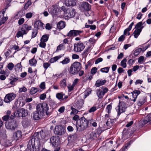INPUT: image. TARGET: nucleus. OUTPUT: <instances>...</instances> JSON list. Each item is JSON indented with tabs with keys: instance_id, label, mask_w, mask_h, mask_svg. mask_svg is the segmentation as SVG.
Returning a JSON list of instances; mask_svg holds the SVG:
<instances>
[{
	"instance_id": "9",
	"label": "nucleus",
	"mask_w": 151,
	"mask_h": 151,
	"mask_svg": "<svg viewBox=\"0 0 151 151\" xmlns=\"http://www.w3.org/2000/svg\"><path fill=\"white\" fill-rule=\"evenodd\" d=\"M50 142L53 147H55L60 144V138L58 136H53L50 138Z\"/></svg>"
},
{
	"instance_id": "27",
	"label": "nucleus",
	"mask_w": 151,
	"mask_h": 151,
	"mask_svg": "<svg viewBox=\"0 0 151 151\" xmlns=\"http://www.w3.org/2000/svg\"><path fill=\"white\" fill-rule=\"evenodd\" d=\"M106 82V81L105 80L101 81L99 79H98L96 81L95 86L96 87H99L101 86L104 85Z\"/></svg>"
},
{
	"instance_id": "41",
	"label": "nucleus",
	"mask_w": 151,
	"mask_h": 151,
	"mask_svg": "<svg viewBox=\"0 0 151 151\" xmlns=\"http://www.w3.org/2000/svg\"><path fill=\"white\" fill-rule=\"evenodd\" d=\"M66 86V79H63L60 82V86L61 88H64Z\"/></svg>"
},
{
	"instance_id": "46",
	"label": "nucleus",
	"mask_w": 151,
	"mask_h": 151,
	"mask_svg": "<svg viewBox=\"0 0 151 151\" xmlns=\"http://www.w3.org/2000/svg\"><path fill=\"white\" fill-rule=\"evenodd\" d=\"M38 30L34 29H32V38H33L36 37L38 33Z\"/></svg>"
},
{
	"instance_id": "34",
	"label": "nucleus",
	"mask_w": 151,
	"mask_h": 151,
	"mask_svg": "<svg viewBox=\"0 0 151 151\" xmlns=\"http://www.w3.org/2000/svg\"><path fill=\"white\" fill-rule=\"evenodd\" d=\"M5 4L6 5V7L2 11L0 12H2L4 14L6 9L9 7V0H6L5 2Z\"/></svg>"
},
{
	"instance_id": "22",
	"label": "nucleus",
	"mask_w": 151,
	"mask_h": 151,
	"mask_svg": "<svg viewBox=\"0 0 151 151\" xmlns=\"http://www.w3.org/2000/svg\"><path fill=\"white\" fill-rule=\"evenodd\" d=\"M77 131L79 132H82L85 130L86 128L83 125H82L78 121H77L76 122V126Z\"/></svg>"
},
{
	"instance_id": "16",
	"label": "nucleus",
	"mask_w": 151,
	"mask_h": 151,
	"mask_svg": "<svg viewBox=\"0 0 151 151\" xmlns=\"http://www.w3.org/2000/svg\"><path fill=\"white\" fill-rule=\"evenodd\" d=\"M45 24L40 20H38L35 22L34 29L38 30L40 28L42 29H44Z\"/></svg>"
},
{
	"instance_id": "43",
	"label": "nucleus",
	"mask_w": 151,
	"mask_h": 151,
	"mask_svg": "<svg viewBox=\"0 0 151 151\" xmlns=\"http://www.w3.org/2000/svg\"><path fill=\"white\" fill-rule=\"evenodd\" d=\"M70 106V109L72 110V111L70 113V114H78V112H79V111H78L77 109L73 108V106Z\"/></svg>"
},
{
	"instance_id": "63",
	"label": "nucleus",
	"mask_w": 151,
	"mask_h": 151,
	"mask_svg": "<svg viewBox=\"0 0 151 151\" xmlns=\"http://www.w3.org/2000/svg\"><path fill=\"white\" fill-rule=\"evenodd\" d=\"M125 39V36L123 35L120 36L118 39V41L119 42H122Z\"/></svg>"
},
{
	"instance_id": "29",
	"label": "nucleus",
	"mask_w": 151,
	"mask_h": 151,
	"mask_svg": "<svg viewBox=\"0 0 151 151\" xmlns=\"http://www.w3.org/2000/svg\"><path fill=\"white\" fill-rule=\"evenodd\" d=\"M134 24V23L132 22L129 26L128 27L124 29V35L125 36L131 29L132 26Z\"/></svg>"
},
{
	"instance_id": "1",
	"label": "nucleus",
	"mask_w": 151,
	"mask_h": 151,
	"mask_svg": "<svg viewBox=\"0 0 151 151\" xmlns=\"http://www.w3.org/2000/svg\"><path fill=\"white\" fill-rule=\"evenodd\" d=\"M47 109V105L45 103L38 104L36 106V111L33 112L32 114L33 119L35 120H38L41 119L45 114L47 116H49L52 109Z\"/></svg>"
},
{
	"instance_id": "17",
	"label": "nucleus",
	"mask_w": 151,
	"mask_h": 151,
	"mask_svg": "<svg viewBox=\"0 0 151 151\" xmlns=\"http://www.w3.org/2000/svg\"><path fill=\"white\" fill-rule=\"evenodd\" d=\"M147 101V96L145 94H144L140 96L137 103V105L139 106H141Z\"/></svg>"
},
{
	"instance_id": "21",
	"label": "nucleus",
	"mask_w": 151,
	"mask_h": 151,
	"mask_svg": "<svg viewBox=\"0 0 151 151\" xmlns=\"http://www.w3.org/2000/svg\"><path fill=\"white\" fill-rule=\"evenodd\" d=\"M22 132L18 130L13 133V138L14 140H17L21 138L22 137Z\"/></svg>"
},
{
	"instance_id": "12",
	"label": "nucleus",
	"mask_w": 151,
	"mask_h": 151,
	"mask_svg": "<svg viewBox=\"0 0 151 151\" xmlns=\"http://www.w3.org/2000/svg\"><path fill=\"white\" fill-rule=\"evenodd\" d=\"M91 6L88 2H83L81 4L80 9L82 12L88 11L91 10Z\"/></svg>"
},
{
	"instance_id": "60",
	"label": "nucleus",
	"mask_w": 151,
	"mask_h": 151,
	"mask_svg": "<svg viewBox=\"0 0 151 151\" xmlns=\"http://www.w3.org/2000/svg\"><path fill=\"white\" fill-rule=\"evenodd\" d=\"M39 87L42 90H44L45 88V83L44 82H42L40 85Z\"/></svg>"
},
{
	"instance_id": "20",
	"label": "nucleus",
	"mask_w": 151,
	"mask_h": 151,
	"mask_svg": "<svg viewBox=\"0 0 151 151\" xmlns=\"http://www.w3.org/2000/svg\"><path fill=\"white\" fill-rule=\"evenodd\" d=\"M84 104V101L82 99H80L78 100L75 105L73 106L75 108L78 110H80L82 107L83 105Z\"/></svg>"
},
{
	"instance_id": "51",
	"label": "nucleus",
	"mask_w": 151,
	"mask_h": 151,
	"mask_svg": "<svg viewBox=\"0 0 151 151\" xmlns=\"http://www.w3.org/2000/svg\"><path fill=\"white\" fill-rule=\"evenodd\" d=\"M103 92V94L105 95L107 92L109 90L108 88L106 87H105L104 86H102L101 88L100 89Z\"/></svg>"
},
{
	"instance_id": "23",
	"label": "nucleus",
	"mask_w": 151,
	"mask_h": 151,
	"mask_svg": "<svg viewBox=\"0 0 151 151\" xmlns=\"http://www.w3.org/2000/svg\"><path fill=\"white\" fill-rule=\"evenodd\" d=\"M66 26L65 22L64 21H60L57 24V27L60 31L65 27Z\"/></svg>"
},
{
	"instance_id": "3",
	"label": "nucleus",
	"mask_w": 151,
	"mask_h": 151,
	"mask_svg": "<svg viewBox=\"0 0 151 151\" xmlns=\"http://www.w3.org/2000/svg\"><path fill=\"white\" fill-rule=\"evenodd\" d=\"M81 68V63L78 62H75L70 66L69 70V73L73 75L77 74Z\"/></svg>"
},
{
	"instance_id": "8",
	"label": "nucleus",
	"mask_w": 151,
	"mask_h": 151,
	"mask_svg": "<svg viewBox=\"0 0 151 151\" xmlns=\"http://www.w3.org/2000/svg\"><path fill=\"white\" fill-rule=\"evenodd\" d=\"M53 16L59 14L61 12V10L60 9V7L58 5H53L51 8L50 10L49 11Z\"/></svg>"
},
{
	"instance_id": "56",
	"label": "nucleus",
	"mask_w": 151,
	"mask_h": 151,
	"mask_svg": "<svg viewBox=\"0 0 151 151\" xmlns=\"http://www.w3.org/2000/svg\"><path fill=\"white\" fill-rule=\"evenodd\" d=\"M4 100V102L6 103H8L9 102V93L6 95Z\"/></svg>"
},
{
	"instance_id": "39",
	"label": "nucleus",
	"mask_w": 151,
	"mask_h": 151,
	"mask_svg": "<svg viewBox=\"0 0 151 151\" xmlns=\"http://www.w3.org/2000/svg\"><path fill=\"white\" fill-rule=\"evenodd\" d=\"M127 61V59L126 58H124L121 62V65L124 68H125L127 67V64L126 63Z\"/></svg>"
},
{
	"instance_id": "15",
	"label": "nucleus",
	"mask_w": 151,
	"mask_h": 151,
	"mask_svg": "<svg viewBox=\"0 0 151 151\" xmlns=\"http://www.w3.org/2000/svg\"><path fill=\"white\" fill-rule=\"evenodd\" d=\"M9 111H7V114L4 116L2 119L5 122V125L6 128L7 129H9Z\"/></svg>"
},
{
	"instance_id": "10",
	"label": "nucleus",
	"mask_w": 151,
	"mask_h": 151,
	"mask_svg": "<svg viewBox=\"0 0 151 151\" xmlns=\"http://www.w3.org/2000/svg\"><path fill=\"white\" fill-rule=\"evenodd\" d=\"M83 32V30H71L68 32L66 36L69 37H76L80 35Z\"/></svg>"
},
{
	"instance_id": "58",
	"label": "nucleus",
	"mask_w": 151,
	"mask_h": 151,
	"mask_svg": "<svg viewBox=\"0 0 151 151\" xmlns=\"http://www.w3.org/2000/svg\"><path fill=\"white\" fill-rule=\"evenodd\" d=\"M39 46L42 48H45L46 46L45 42L41 41L39 44Z\"/></svg>"
},
{
	"instance_id": "36",
	"label": "nucleus",
	"mask_w": 151,
	"mask_h": 151,
	"mask_svg": "<svg viewBox=\"0 0 151 151\" xmlns=\"http://www.w3.org/2000/svg\"><path fill=\"white\" fill-rule=\"evenodd\" d=\"M91 89L90 88H88L86 89L84 91L85 95H84V98L85 99L87 96H89V95L91 93Z\"/></svg>"
},
{
	"instance_id": "13",
	"label": "nucleus",
	"mask_w": 151,
	"mask_h": 151,
	"mask_svg": "<svg viewBox=\"0 0 151 151\" xmlns=\"http://www.w3.org/2000/svg\"><path fill=\"white\" fill-rule=\"evenodd\" d=\"M28 112L27 110H25L23 108L19 109V110H17V112L16 113V117H25L27 116Z\"/></svg>"
},
{
	"instance_id": "25",
	"label": "nucleus",
	"mask_w": 151,
	"mask_h": 151,
	"mask_svg": "<svg viewBox=\"0 0 151 151\" xmlns=\"http://www.w3.org/2000/svg\"><path fill=\"white\" fill-rule=\"evenodd\" d=\"M19 79L18 77L14 75L11 76L10 77V84L14 86L15 85V82H16Z\"/></svg>"
},
{
	"instance_id": "18",
	"label": "nucleus",
	"mask_w": 151,
	"mask_h": 151,
	"mask_svg": "<svg viewBox=\"0 0 151 151\" xmlns=\"http://www.w3.org/2000/svg\"><path fill=\"white\" fill-rule=\"evenodd\" d=\"M77 121H78L86 129L89 127L88 121L84 117H83L81 118Z\"/></svg>"
},
{
	"instance_id": "38",
	"label": "nucleus",
	"mask_w": 151,
	"mask_h": 151,
	"mask_svg": "<svg viewBox=\"0 0 151 151\" xmlns=\"http://www.w3.org/2000/svg\"><path fill=\"white\" fill-rule=\"evenodd\" d=\"M39 91L38 89L35 87H32L30 89L29 93L31 94H34Z\"/></svg>"
},
{
	"instance_id": "40",
	"label": "nucleus",
	"mask_w": 151,
	"mask_h": 151,
	"mask_svg": "<svg viewBox=\"0 0 151 151\" xmlns=\"http://www.w3.org/2000/svg\"><path fill=\"white\" fill-rule=\"evenodd\" d=\"M85 27L86 28H90V29L94 30L96 29V25L94 24L92 25H90L89 24H87V23L85 25Z\"/></svg>"
},
{
	"instance_id": "50",
	"label": "nucleus",
	"mask_w": 151,
	"mask_h": 151,
	"mask_svg": "<svg viewBox=\"0 0 151 151\" xmlns=\"http://www.w3.org/2000/svg\"><path fill=\"white\" fill-rule=\"evenodd\" d=\"M69 70H68V69L67 68H65L64 70L63 71L62 73H60L59 75L57 76V77L58 78L60 77V75L62 76L66 75L68 73V71H69Z\"/></svg>"
},
{
	"instance_id": "32",
	"label": "nucleus",
	"mask_w": 151,
	"mask_h": 151,
	"mask_svg": "<svg viewBox=\"0 0 151 151\" xmlns=\"http://www.w3.org/2000/svg\"><path fill=\"white\" fill-rule=\"evenodd\" d=\"M132 94V97H137V96L140 94L141 91L139 90L134 89V90L132 92H131Z\"/></svg>"
},
{
	"instance_id": "35",
	"label": "nucleus",
	"mask_w": 151,
	"mask_h": 151,
	"mask_svg": "<svg viewBox=\"0 0 151 151\" xmlns=\"http://www.w3.org/2000/svg\"><path fill=\"white\" fill-rule=\"evenodd\" d=\"M49 37V34H45L42 36L40 41H42L46 42L48 41Z\"/></svg>"
},
{
	"instance_id": "6",
	"label": "nucleus",
	"mask_w": 151,
	"mask_h": 151,
	"mask_svg": "<svg viewBox=\"0 0 151 151\" xmlns=\"http://www.w3.org/2000/svg\"><path fill=\"white\" fill-rule=\"evenodd\" d=\"M65 132V127L64 126L58 125L55 126L54 131L55 134L61 136L64 134Z\"/></svg>"
},
{
	"instance_id": "61",
	"label": "nucleus",
	"mask_w": 151,
	"mask_h": 151,
	"mask_svg": "<svg viewBox=\"0 0 151 151\" xmlns=\"http://www.w3.org/2000/svg\"><path fill=\"white\" fill-rule=\"evenodd\" d=\"M16 97V95L15 93H10V102L15 99Z\"/></svg>"
},
{
	"instance_id": "30",
	"label": "nucleus",
	"mask_w": 151,
	"mask_h": 151,
	"mask_svg": "<svg viewBox=\"0 0 151 151\" xmlns=\"http://www.w3.org/2000/svg\"><path fill=\"white\" fill-rule=\"evenodd\" d=\"M96 94L97 95L99 99H102L104 96V94H103V92L100 89H97L96 91Z\"/></svg>"
},
{
	"instance_id": "53",
	"label": "nucleus",
	"mask_w": 151,
	"mask_h": 151,
	"mask_svg": "<svg viewBox=\"0 0 151 151\" xmlns=\"http://www.w3.org/2000/svg\"><path fill=\"white\" fill-rule=\"evenodd\" d=\"M94 132L99 136L102 132L101 128L100 127L98 128L97 129L95 130Z\"/></svg>"
},
{
	"instance_id": "57",
	"label": "nucleus",
	"mask_w": 151,
	"mask_h": 151,
	"mask_svg": "<svg viewBox=\"0 0 151 151\" xmlns=\"http://www.w3.org/2000/svg\"><path fill=\"white\" fill-rule=\"evenodd\" d=\"M90 49V47H87L83 52L82 54V55H85V56H87L88 54V51Z\"/></svg>"
},
{
	"instance_id": "5",
	"label": "nucleus",
	"mask_w": 151,
	"mask_h": 151,
	"mask_svg": "<svg viewBox=\"0 0 151 151\" xmlns=\"http://www.w3.org/2000/svg\"><path fill=\"white\" fill-rule=\"evenodd\" d=\"M142 22H138L135 25V29L133 32L134 37L135 38H137L140 34L142 29L144 27V26H142Z\"/></svg>"
},
{
	"instance_id": "37",
	"label": "nucleus",
	"mask_w": 151,
	"mask_h": 151,
	"mask_svg": "<svg viewBox=\"0 0 151 151\" xmlns=\"http://www.w3.org/2000/svg\"><path fill=\"white\" fill-rule=\"evenodd\" d=\"M29 124V121L28 119L25 118L22 121V125L23 126L26 127Z\"/></svg>"
},
{
	"instance_id": "59",
	"label": "nucleus",
	"mask_w": 151,
	"mask_h": 151,
	"mask_svg": "<svg viewBox=\"0 0 151 151\" xmlns=\"http://www.w3.org/2000/svg\"><path fill=\"white\" fill-rule=\"evenodd\" d=\"M50 65V64L49 63H43V66L46 70Z\"/></svg>"
},
{
	"instance_id": "62",
	"label": "nucleus",
	"mask_w": 151,
	"mask_h": 151,
	"mask_svg": "<svg viewBox=\"0 0 151 151\" xmlns=\"http://www.w3.org/2000/svg\"><path fill=\"white\" fill-rule=\"evenodd\" d=\"M97 110L96 106H94L91 108L88 111L89 113H91Z\"/></svg>"
},
{
	"instance_id": "19",
	"label": "nucleus",
	"mask_w": 151,
	"mask_h": 151,
	"mask_svg": "<svg viewBox=\"0 0 151 151\" xmlns=\"http://www.w3.org/2000/svg\"><path fill=\"white\" fill-rule=\"evenodd\" d=\"M14 118H13V119H10V122L11 125L10 126V129L12 131L17 130L18 127L17 123Z\"/></svg>"
},
{
	"instance_id": "33",
	"label": "nucleus",
	"mask_w": 151,
	"mask_h": 151,
	"mask_svg": "<svg viewBox=\"0 0 151 151\" xmlns=\"http://www.w3.org/2000/svg\"><path fill=\"white\" fill-rule=\"evenodd\" d=\"M35 56L34 57L29 60V63L32 66H35L37 63V61L35 59Z\"/></svg>"
},
{
	"instance_id": "45",
	"label": "nucleus",
	"mask_w": 151,
	"mask_h": 151,
	"mask_svg": "<svg viewBox=\"0 0 151 151\" xmlns=\"http://www.w3.org/2000/svg\"><path fill=\"white\" fill-rule=\"evenodd\" d=\"M31 1H28L25 4L23 9V10H24L27 9L28 7L31 4Z\"/></svg>"
},
{
	"instance_id": "26",
	"label": "nucleus",
	"mask_w": 151,
	"mask_h": 151,
	"mask_svg": "<svg viewBox=\"0 0 151 151\" xmlns=\"http://www.w3.org/2000/svg\"><path fill=\"white\" fill-rule=\"evenodd\" d=\"M43 103H45L47 105V107L48 108V109H52V111H51V113L50 114V115L52 113V112L53 111L55 108V107L56 106V104L53 102H50L49 104V105L50 106V108L49 106V105L46 102H43Z\"/></svg>"
},
{
	"instance_id": "14",
	"label": "nucleus",
	"mask_w": 151,
	"mask_h": 151,
	"mask_svg": "<svg viewBox=\"0 0 151 151\" xmlns=\"http://www.w3.org/2000/svg\"><path fill=\"white\" fill-rule=\"evenodd\" d=\"M151 120V114H149L146 116L142 120H141L139 123L140 127H142L148 122Z\"/></svg>"
},
{
	"instance_id": "28",
	"label": "nucleus",
	"mask_w": 151,
	"mask_h": 151,
	"mask_svg": "<svg viewBox=\"0 0 151 151\" xmlns=\"http://www.w3.org/2000/svg\"><path fill=\"white\" fill-rule=\"evenodd\" d=\"M76 13V10L72 8L69 10L68 16L70 18H73L75 17Z\"/></svg>"
},
{
	"instance_id": "24",
	"label": "nucleus",
	"mask_w": 151,
	"mask_h": 151,
	"mask_svg": "<svg viewBox=\"0 0 151 151\" xmlns=\"http://www.w3.org/2000/svg\"><path fill=\"white\" fill-rule=\"evenodd\" d=\"M65 3L67 6H74L76 4V0H65Z\"/></svg>"
},
{
	"instance_id": "42",
	"label": "nucleus",
	"mask_w": 151,
	"mask_h": 151,
	"mask_svg": "<svg viewBox=\"0 0 151 151\" xmlns=\"http://www.w3.org/2000/svg\"><path fill=\"white\" fill-rule=\"evenodd\" d=\"M64 94L63 92L58 93L56 95V98L60 100H62L63 98Z\"/></svg>"
},
{
	"instance_id": "47",
	"label": "nucleus",
	"mask_w": 151,
	"mask_h": 151,
	"mask_svg": "<svg viewBox=\"0 0 151 151\" xmlns=\"http://www.w3.org/2000/svg\"><path fill=\"white\" fill-rule=\"evenodd\" d=\"M112 103H111L109 104L106 107V111L108 114H110L111 112V110L112 108Z\"/></svg>"
},
{
	"instance_id": "7",
	"label": "nucleus",
	"mask_w": 151,
	"mask_h": 151,
	"mask_svg": "<svg viewBox=\"0 0 151 151\" xmlns=\"http://www.w3.org/2000/svg\"><path fill=\"white\" fill-rule=\"evenodd\" d=\"M126 108V104L123 101H119V104L116 109L117 112V115L119 116L122 113L124 112Z\"/></svg>"
},
{
	"instance_id": "55",
	"label": "nucleus",
	"mask_w": 151,
	"mask_h": 151,
	"mask_svg": "<svg viewBox=\"0 0 151 151\" xmlns=\"http://www.w3.org/2000/svg\"><path fill=\"white\" fill-rule=\"evenodd\" d=\"M97 68L96 67H94L92 68L91 70V73L93 75L95 74L97 70Z\"/></svg>"
},
{
	"instance_id": "11",
	"label": "nucleus",
	"mask_w": 151,
	"mask_h": 151,
	"mask_svg": "<svg viewBox=\"0 0 151 151\" xmlns=\"http://www.w3.org/2000/svg\"><path fill=\"white\" fill-rule=\"evenodd\" d=\"M83 43L81 42H78L77 44L74 45V50L76 52H80L82 51L85 48Z\"/></svg>"
},
{
	"instance_id": "31",
	"label": "nucleus",
	"mask_w": 151,
	"mask_h": 151,
	"mask_svg": "<svg viewBox=\"0 0 151 151\" xmlns=\"http://www.w3.org/2000/svg\"><path fill=\"white\" fill-rule=\"evenodd\" d=\"M133 142V140H131L129 142L125 144L122 148V151H124L126 150L127 149L130 145Z\"/></svg>"
},
{
	"instance_id": "49",
	"label": "nucleus",
	"mask_w": 151,
	"mask_h": 151,
	"mask_svg": "<svg viewBox=\"0 0 151 151\" xmlns=\"http://www.w3.org/2000/svg\"><path fill=\"white\" fill-rule=\"evenodd\" d=\"M142 51V50L141 48H138L135 50L134 52L133 55H134V56H137Z\"/></svg>"
},
{
	"instance_id": "64",
	"label": "nucleus",
	"mask_w": 151,
	"mask_h": 151,
	"mask_svg": "<svg viewBox=\"0 0 151 151\" xmlns=\"http://www.w3.org/2000/svg\"><path fill=\"white\" fill-rule=\"evenodd\" d=\"M46 97V94L43 93L40 96L39 98L41 100H44L45 99Z\"/></svg>"
},
{
	"instance_id": "48",
	"label": "nucleus",
	"mask_w": 151,
	"mask_h": 151,
	"mask_svg": "<svg viewBox=\"0 0 151 151\" xmlns=\"http://www.w3.org/2000/svg\"><path fill=\"white\" fill-rule=\"evenodd\" d=\"M97 135L94 131L91 132L90 135V138L93 139L96 138L97 137Z\"/></svg>"
},
{
	"instance_id": "44",
	"label": "nucleus",
	"mask_w": 151,
	"mask_h": 151,
	"mask_svg": "<svg viewBox=\"0 0 151 151\" xmlns=\"http://www.w3.org/2000/svg\"><path fill=\"white\" fill-rule=\"evenodd\" d=\"M70 61L69 58L68 57L65 58L60 63L63 65L69 63Z\"/></svg>"
},
{
	"instance_id": "4",
	"label": "nucleus",
	"mask_w": 151,
	"mask_h": 151,
	"mask_svg": "<svg viewBox=\"0 0 151 151\" xmlns=\"http://www.w3.org/2000/svg\"><path fill=\"white\" fill-rule=\"evenodd\" d=\"M24 104L23 102H21L19 101L18 100H16L14 103V104L13 106L12 111H13V114L10 116V119H13V118L16 117V113L17 112V110H19V108L22 107Z\"/></svg>"
},
{
	"instance_id": "54",
	"label": "nucleus",
	"mask_w": 151,
	"mask_h": 151,
	"mask_svg": "<svg viewBox=\"0 0 151 151\" xmlns=\"http://www.w3.org/2000/svg\"><path fill=\"white\" fill-rule=\"evenodd\" d=\"M23 27L25 28L28 31L31 29L32 27L31 26H29L27 24H24L23 25Z\"/></svg>"
},
{
	"instance_id": "2",
	"label": "nucleus",
	"mask_w": 151,
	"mask_h": 151,
	"mask_svg": "<svg viewBox=\"0 0 151 151\" xmlns=\"http://www.w3.org/2000/svg\"><path fill=\"white\" fill-rule=\"evenodd\" d=\"M41 137L42 139L45 138V133L43 130H41L39 132L35 133L33 137L30 139L27 144V148L30 151H34L35 148V141L36 139H40L39 136Z\"/></svg>"
},
{
	"instance_id": "52",
	"label": "nucleus",
	"mask_w": 151,
	"mask_h": 151,
	"mask_svg": "<svg viewBox=\"0 0 151 151\" xmlns=\"http://www.w3.org/2000/svg\"><path fill=\"white\" fill-rule=\"evenodd\" d=\"M110 67H106L101 68L100 71L102 73H107L109 72Z\"/></svg>"
}]
</instances>
